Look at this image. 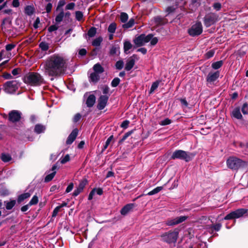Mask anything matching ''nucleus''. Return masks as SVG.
Returning <instances> with one entry per match:
<instances>
[{
	"label": "nucleus",
	"instance_id": "nucleus-64",
	"mask_svg": "<svg viewBox=\"0 0 248 248\" xmlns=\"http://www.w3.org/2000/svg\"><path fill=\"white\" fill-rule=\"evenodd\" d=\"M221 225L220 224H217L213 226L214 229L217 231H219L221 228Z\"/></svg>",
	"mask_w": 248,
	"mask_h": 248
},
{
	"label": "nucleus",
	"instance_id": "nucleus-7",
	"mask_svg": "<svg viewBox=\"0 0 248 248\" xmlns=\"http://www.w3.org/2000/svg\"><path fill=\"white\" fill-rule=\"evenodd\" d=\"M152 35L151 34L145 35L141 34L140 36L136 38L134 41L136 45L138 46H142L145 43H148L151 39Z\"/></svg>",
	"mask_w": 248,
	"mask_h": 248
},
{
	"label": "nucleus",
	"instance_id": "nucleus-49",
	"mask_svg": "<svg viewBox=\"0 0 248 248\" xmlns=\"http://www.w3.org/2000/svg\"><path fill=\"white\" fill-rule=\"evenodd\" d=\"M115 66L117 69L120 70L123 68L124 63L123 61H119L116 62Z\"/></svg>",
	"mask_w": 248,
	"mask_h": 248
},
{
	"label": "nucleus",
	"instance_id": "nucleus-5",
	"mask_svg": "<svg viewBox=\"0 0 248 248\" xmlns=\"http://www.w3.org/2000/svg\"><path fill=\"white\" fill-rule=\"evenodd\" d=\"M178 232L177 231L169 232L161 235L162 240L168 243H175L177 241Z\"/></svg>",
	"mask_w": 248,
	"mask_h": 248
},
{
	"label": "nucleus",
	"instance_id": "nucleus-9",
	"mask_svg": "<svg viewBox=\"0 0 248 248\" xmlns=\"http://www.w3.org/2000/svg\"><path fill=\"white\" fill-rule=\"evenodd\" d=\"M202 27L200 22L195 23L188 30L189 35L192 36L199 35L202 33Z\"/></svg>",
	"mask_w": 248,
	"mask_h": 248
},
{
	"label": "nucleus",
	"instance_id": "nucleus-2",
	"mask_svg": "<svg viewBox=\"0 0 248 248\" xmlns=\"http://www.w3.org/2000/svg\"><path fill=\"white\" fill-rule=\"evenodd\" d=\"M24 82L32 86H38L44 83L43 77L37 72H30L24 77Z\"/></svg>",
	"mask_w": 248,
	"mask_h": 248
},
{
	"label": "nucleus",
	"instance_id": "nucleus-41",
	"mask_svg": "<svg viewBox=\"0 0 248 248\" xmlns=\"http://www.w3.org/2000/svg\"><path fill=\"white\" fill-rule=\"evenodd\" d=\"M70 160V156L69 155H66L60 159V162L62 164H65Z\"/></svg>",
	"mask_w": 248,
	"mask_h": 248
},
{
	"label": "nucleus",
	"instance_id": "nucleus-36",
	"mask_svg": "<svg viewBox=\"0 0 248 248\" xmlns=\"http://www.w3.org/2000/svg\"><path fill=\"white\" fill-rule=\"evenodd\" d=\"M65 0H60L56 8V11L63 9L62 8L65 4Z\"/></svg>",
	"mask_w": 248,
	"mask_h": 248
},
{
	"label": "nucleus",
	"instance_id": "nucleus-23",
	"mask_svg": "<svg viewBox=\"0 0 248 248\" xmlns=\"http://www.w3.org/2000/svg\"><path fill=\"white\" fill-rule=\"evenodd\" d=\"M100 78V74L93 71L90 75V80L93 82H97Z\"/></svg>",
	"mask_w": 248,
	"mask_h": 248
},
{
	"label": "nucleus",
	"instance_id": "nucleus-20",
	"mask_svg": "<svg viewBox=\"0 0 248 248\" xmlns=\"http://www.w3.org/2000/svg\"><path fill=\"white\" fill-rule=\"evenodd\" d=\"M135 64V60L132 58H130L128 59L126 62V63L125 66V69L126 71L130 70Z\"/></svg>",
	"mask_w": 248,
	"mask_h": 248
},
{
	"label": "nucleus",
	"instance_id": "nucleus-14",
	"mask_svg": "<svg viewBox=\"0 0 248 248\" xmlns=\"http://www.w3.org/2000/svg\"><path fill=\"white\" fill-rule=\"evenodd\" d=\"M60 12L56 15L55 17V21L57 23H60L62 22L64 18V17H69L70 16V13L69 12H67L64 13L63 9H61V10H59Z\"/></svg>",
	"mask_w": 248,
	"mask_h": 248
},
{
	"label": "nucleus",
	"instance_id": "nucleus-47",
	"mask_svg": "<svg viewBox=\"0 0 248 248\" xmlns=\"http://www.w3.org/2000/svg\"><path fill=\"white\" fill-rule=\"evenodd\" d=\"M242 111L244 114L248 113V105L247 103H245L243 104L242 108Z\"/></svg>",
	"mask_w": 248,
	"mask_h": 248
},
{
	"label": "nucleus",
	"instance_id": "nucleus-51",
	"mask_svg": "<svg viewBox=\"0 0 248 248\" xmlns=\"http://www.w3.org/2000/svg\"><path fill=\"white\" fill-rule=\"evenodd\" d=\"M92 190L94 191V194H95L96 193L97 194L99 195H101L103 194V190L101 188H93Z\"/></svg>",
	"mask_w": 248,
	"mask_h": 248
},
{
	"label": "nucleus",
	"instance_id": "nucleus-28",
	"mask_svg": "<svg viewBox=\"0 0 248 248\" xmlns=\"http://www.w3.org/2000/svg\"><path fill=\"white\" fill-rule=\"evenodd\" d=\"M135 23L134 19L133 18L130 19L129 21L124 24L123 27L124 29H128L132 27Z\"/></svg>",
	"mask_w": 248,
	"mask_h": 248
},
{
	"label": "nucleus",
	"instance_id": "nucleus-8",
	"mask_svg": "<svg viewBox=\"0 0 248 248\" xmlns=\"http://www.w3.org/2000/svg\"><path fill=\"white\" fill-rule=\"evenodd\" d=\"M247 210L245 209H238L228 214L225 217L224 219L229 220L234 218H237L243 216L246 213Z\"/></svg>",
	"mask_w": 248,
	"mask_h": 248
},
{
	"label": "nucleus",
	"instance_id": "nucleus-34",
	"mask_svg": "<svg viewBox=\"0 0 248 248\" xmlns=\"http://www.w3.org/2000/svg\"><path fill=\"white\" fill-rule=\"evenodd\" d=\"M116 29V25L115 23H111L108 28V31L110 33H114Z\"/></svg>",
	"mask_w": 248,
	"mask_h": 248
},
{
	"label": "nucleus",
	"instance_id": "nucleus-60",
	"mask_svg": "<svg viewBox=\"0 0 248 248\" xmlns=\"http://www.w3.org/2000/svg\"><path fill=\"white\" fill-rule=\"evenodd\" d=\"M180 101L182 105L186 107L188 106V103L185 99H180Z\"/></svg>",
	"mask_w": 248,
	"mask_h": 248
},
{
	"label": "nucleus",
	"instance_id": "nucleus-52",
	"mask_svg": "<svg viewBox=\"0 0 248 248\" xmlns=\"http://www.w3.org/2000/svg\"><path fill=\"white\" fill-rule=\"evenodd\" d=\"M60 207L58 206L54 209L52 213L53 217H55L57 215L58 212L60 211Z\"/></svg>",
	"mask_w": 248,
	"mask_h": 248
},
{
	"label": "nucleus",
	"instance_id": "nucleus-57",
	"mask_svg": "<svg viewBox=\"0 0 248 248\" xmlns=\"http://www.w3.org/2000/svg\"><path fill=\"white\" fill-rule=\"evenodd\" d=\"M150 41H151V44L152 45H155L158 42V39L156 37H153L152 36Z\"/></svg>",
	"mask_w": 248,
	"mask_h": 248
},
{
	"label": "nucleus",
	"instance_id": "nucleus-48",
	"mask_svg": "<svg viewBox=\"0 0 248 248\" xmlns=\"http://www.w3.org/2000/svg\"><path fill=\"white\" fill-rule=\"evenodd\" d=\"M76 19L78 20V21H80L82 19V18H83V14L82 13V12H80V11H77L76 12Z\"/></svg>",
	"mask_w": 248,
	"mask_h": 248
},
{
	"label": "nucleus",
	"instance_id": "nucleus-10",
	"mask_svg": "<svg viewBox=\"0 0 248 248\" xmlns=\"http://www.w3.org/2000/svg\"><path fill=\"white\" fill-rule=\"evenodd\" d=\"M188 218L187 216H180L174 218L170 219L166 221V224L168 226H173L184 222Z\"/></svg>",
	"mask_w": 248,
	"mask_h": 248
},
{
	"label": "nucleus",
	"instance_id": "nucleus-13",
	"mask_svg": "<svg viewBox=\"0 0 248 248\" xmlns=\"http://www.w3.org/2000/svg\"><path fill=\"white\" fill-rule=\"evenodd\" d=\"M108 99V96L107 95H102L100 96L98 99V103L97 105V108L99 109L102 110L105 108L107 105Z\"/></svg>",
	"mask_w": 248,
	"mask_h": 248
},
{
	"label": "nucleus",
	"instance_id": "nucleus-56",
	"mask_svg": "<svg viewBox=\"0 0 248 248\" xmlns=\"http://www.w3.org/2000/svg\"><path fill=\"white\" fill-rule=\"evenodd\" d=\"M129 124V122L128 121L125 120V121H124L122 123L121 126L122 127H123L124 128H126L128 127Z\"/></svg>",
	"mask_w": 248,
	"mask_h": 248
},
{
	"label": "nucleus",
	"instance_id": "nucleus-58",
	"mask_svg": "<svg viewBox=\"0 0 248 248\" xmlns=\"http://www.w3.org/2000/svg\"><path fill=\"white\" fill-rule=\"evenodd\" d=\"M214 54V51L213 50H209L206 54V58H209L213 56Z\"/></svg>",
	"mask_w": 248,
	"mask_h": 248
},
{
	"label": "nucleus",
	"instance_id": "nucleus-4",
	"mask_svg": "<svg viewBox=\"0 0 248 248\" xmlns=\"http://www.w3.org/2000/svg\"><path fill=\"white\" fill-rule=\"evenodd\" d=\"M195 154L186 152L183 150H178L174 151L171 155L172 159H179L186 162L190 161L194 156Z\"/></svg>",
	"mask_w": 248,
	"mask_h": 248
},
{
	"label": "nucleus",
	"instance_id": "nucleus-6",
	"mask_svg": "<svg viewBox=\"0 0 248 248\" xmlns=\"http://www.w3.org/2000/svg\"><path fill=\"white\" fill-rule=\"evenodd\" d=\"M18 87V84L16 80L7 81L3 85L4 91L8 93H15Z\"/></svg>",
	"mask_w": 248,
	"mask_h": 248
},
{
	"label": "nucleus",
	"instance_id": "nucleus-37",
	"mask_svg": "<svg viewBox=\"0 0 248 248\" xmlns=\"http://www.w3.org/2000/svg\"><path fill=\"white\" fill-rule=\"evenodd\" d=\"M39 47L43 51H46L48 49V44L45 42H42L39 44Z\"/></svg>",
	"mask_w": 248,
	"mask_h": 248
},
{
	"label": "nucleus",
	"instance_id": "nucleus-44",
	"mask_svg": "<svg viewBox=\"0 0 248 248\" xmlns=\"http://www.w3.org/2000/svg\"><path fill=\"white\" fill-rule=\"evenodd\" d=\"M16 203V202L15 201H12L10 202H8L6 205V208L8 210L11 209L15 205Z\"/></svg>",
	"mask_w": 248,
	"mask_h": 248
},
{
	"label": "nucleus",
	"instance_id": "nucleus-42",
	"mask_svg": "<svg viewBox=\"0 0 248 248\" xmlns=\"http://www.w3.org/2000/svg\"><path fill=\"white\" fill-rule=\"evenodd\" d=\"M1 158L4 162H8L11 159L10 155L8 154H2Z\"/></svg>",
	"mask_w": 248,
	"mask_h": 248
},
{
	"label": "nucleus",
	"instance_id": "nucleus-12",
	"mask_svg": "<svg viewBox=\"0 0 248 248\" xmlns=\"http://www.w3.org/2000/svg\"><path fill=\"white\" fill-rule=\"evenodd\" d=\"M219 72L217 71H210L206 78V81L208 83H213L216 81L219 77Z\"/></svg>",
	"mask_w": 248,
	"mask_h": 248
},
{
	"label": "nucleus",
	"instance_id": "nucleus-63",
	"mask_svg": "<svg viewBox=\"0 0 248 248\" xmlns=\"http://www.w3.org/2000/svg\"><path fill=\"white\" fill-rule=\"evenodd\" d=\"M81 118V115L79 114H77L74 118V121L75 122H77Z\"/></svg>",
	"mask_w": 248,
	"mask_h": 248
},
{
	"label": "nucleus",
	"instance_id": "nucleus-45",
	"mask_svg": "<svg viewBox=\"0 0 248 248\" xmlns=\"http://www.w3.org/2000/svg\"><path fill=\"white\" fill-rule=\"evenodd\" d=\"M113 138V136H110L107 140L105 145L104 146V148L103 150H106L107 147H108V145L110 144V142L111 141L112 139Z\"/></svg>",
	"mask_w": 248,
	"mask_h": 248
},
{
	"label": "nucleus",
	"instance_id": "nucleus-38",
	"mask_svg": "<svg viewBox=\"0 0 248 248\" xmlns=\"http://www.w3.org/2000/svg\"><path fill=\"white\" fill-rule=\"evenodd\" d=\"M128 18V15L125 13H122L120 16V19L121 21L125 23L127 21V19Z\"/></svg>",
	"mask_w": 248,
	"mask_h": 248
},
{
	"label": "nucleus",
	"instance_id": "nucleus-22",
	"mask_svg": "<svg viewBox=\"0 0 248 248\" xmlns=\"http://www.w3.org/2000/svg\"><path fill=\"white\" fill-rule=\"evenodd\" d=\"M232 117L237 119H241L242 115L241 114L240 109L238 108H235L232 112Z\"/></svg>",
	"mask_w": 248,
	"mask_h": 248
},
{
	"label": "nucleus",
	"instance_id": "nucleus-53",
	"mask_svg": "<svg viewBox=\"0 0 248 248\" xmlns=\"http://www.w3.org/2000/svg\"><path fill=\"white\" fill-rule=\"evenodd\" d=\"M58 29V26H57L56 25H53L50 26L48 28V30L49 32H52V31H56Z\"/></svg>",
	"mask_w": 248,
	"mask_h": 248
},
{
	"label": "nucleus",
	"instance_id": "nucleus-43",
	"mask_svg": "<svg viewBox=\"0 0 248 248\" xmlns=\"http://www.w3.org/2000/svg\"><path fill=\"white\" fill-rule=\"evenodd\" d=\"M120 81V80L119 78H114L111 82V86L113 87H115L117 86L118 85V84H119Z\"/></svg>",
	"mask_w": 248,
	"mask_h": 248
},
{
	"label": "nucleus",
	"instance_id": "nucleus-27",
	"mask_svg": "<svg viewBox=\"0 0 248 248\" xmlns=\"http://www.w3.org/2000/svg\"><path fill=\"white\" fill-rule=\"evenodd\" d=\"M132 47V45L128 41H125L124 43V50L126 53H127V51L130 49Z\"/></svg>",
	"mask_w": 248,
	"mask_h": 248
},
{
	"label": "nucleus",
	"instance_id": "nucleus-3",
	"mask_svg": "<svg viewBox=\"0 0 248 248\" xmlns=\"http://www.w3.org/2000/svg\"><path fill=\"white\" fill-rule=\"evenodd\" d=\"M227 167L232 170H237L239 169H247L248 162L234 156L230 157L226 161Z\"/></svg>",
	"mask_w": 248,
	"mask_h": 248
},
{
	"label": "nucleus",
	"instance_id": "nucleus-19",
	"mask_svg": "<svg viewBox=\"0 0 248 248\" xmlns=\"http://www.w3.org/2000/svg\"><path fill=\"white\" fill-rule=\"evenodd\" d=\"M95 97L93 94H90L86 100V105L88 107H92L95 103Z\"/></svg>",
	"mask_w": 248,
	"mask_h": 248
},
{
	"label": "nucleus",
	"instance_id": "nucleus-21",
	"mask_svg": "<svg viewBox=\"0 0 248 248\" xmlns=\"http://www.w3.org/2000/svg\"><path fill=\"white\" fill-rule=\"evenodd\" d=\"M56 168H57L56 165H54L52 167V172H51V173H50L46 176V177H45V181L46 182H49V181H51L53 178V177H54V176L56 174L55 170H56Z\"/></svg>",
	"mask_w": 248,
	"mask_h": 248
},
{
	"label": "nucleus",
	"instance_id": "nucleus-26",
	"mask_svg": "<svg viewBox=\"0 0 248 248\" xmlns=\"http://www.w3.org/2000/svg\"><path fill=\"white\" fill-rule=\"evenodd\" d=\"M45 127L41 124H37L34 128V131L36 133L39 134L44 132L45 130Z\"/></svg>",
	"mask_w": 248,
	"mask_h": 248
},
{
	"label": "nucleus",
	"instance_id": "nucleus-54",
	"mask_svg": "<svg viewBox=\"0 0 248 248\" xmlns=\"http://www.w3.org/2000/svg\"><path fill=\"white\" fill-rule=\"evenodd\" d=\"M52 8V4L51 3H48L46 7V13H49L51 12V9Z\"/></svg>",
	"mask_w": 248,
	"mask_h": 248
},
{
	"label": "nucleus",
	"instance_id": "nucleus-46",
	"mask_svg": "<svg viewBox=\"0 0 248 248\" xmlns=\"http://www.w3.org/2000/svg\"><path fill=\"white\" fill-rule=\"evenodd\" d=\"M171 123V120L168 118H166L165 120H163L160 122V124L162 125H166L170 124Z\"/></svg>",
	"mask_w": 248,
	"mask_h": 248
},
{
	"label": "nucleus",
	"instance_id": "nucleus-61",
	"mask_svg": "<svg viewBox=\"0 0 248 248\" xmlns=\"http://www.w3.org/2000/svg\"><path fill=\"white\" fill-rule=\"evenodd\" d=\"M12 5L14 7H17L19 5V0H13Z\"/></svg>",
	"mask_w": 248,
	"mask_h": 248
},
{
	"label": "nucleus",
	"instance_id": "nucleus-32",
	"mask_svg": "<svg viewBox=\"0 0 248 248\" xmlns=\"http://www.w3.org/2000/svg\"><path fill=\"white\" fill-rule=\"evenodd\" d=\"M159 84V81H156L154 82L151 87L150 90V93H152L154 92V91L158 88Z\"/></svg>",
	"mask_w": 248,
	"mask_h": 248
},
{
	"label": "nucleus",
	"instance_id": "nucleus-39",
	"mask_svg": "<svg viewBox=\"0 0 248 248\" xmlns=\"http://www.w3.org/2000/svg\"><path fill=\"white\" fill-rule=\"evenodd\" d=\"M31 196V194L29 193H26L23 194L19 196L18 201L19 202H21L24 200L29 198Z\"/></svg>",
	"mask_w": 248,
	"mask_h": 248
},
{
	"label": "nucleus",
	"instance_id": "nucleus-62",
	"mask_svg": "<svg viewBox=\"0 0 248 248\" xmlns=\"http://www.w3.org/2000/svg\"><path fill=\"white\" fill-rule=\"evenodd\" d=\"M31 206L28 203L27 205H25L21 207V210L22 212H26L27 211L29 208V207Z\"/></svg>",
	"mask_w": 248,
	"mask_h": 248
},
{
	"label": "nucleus",
	"instance_id": "nucleus-29",
	"mask_svg": "<svg viewBox=\"0 0 248 248\" xmlns=\"http://www.w3.org/2000/svg\"><path fill=\"white\" fill-rule=\"evenodd\" d=\"M34 8L31 5L27 6L25 8V12L28 15H31L33 13Z\"/></svg>",
	"mask_w": 248,
	"mask_h": 248
},
{
	"label": "nucleus",
	"instance_id": "nucleus-31",
	"mask_svg": "<svg viewBox=\"0 0 248 248\" xmlns=\"http://www.w3.org/2000/svg\"><path fill=\"white\" fill-rule=\"evenodd\" d=\"M102 40L103 39L102 37H97L93 41L92 45L94 46H98L100 45V44L102 42Z\"/></svg>",
	"mask_w": 248,
	"mask_h": 248
},
{
	"label": "nucleus",
	"instance_id": "nucleus-30",
	"mask_svg": "<svg viewBox=\"0 0 248 248\" xmlns=\"http://www.w3.org/2000/svg\"><path fill=\"white\" fill-rule=\"evenodd\" d=\"M163 189L162 186H158L147 193L148 195H153L157 194Z\"/></svg>",
	"mask_w": 248,
	"mask_h": 248
},
{
	"label": "nucleus",
	"instance_id": "nucleus-15",
	"mask_svg": "<svg viewBox=\"0 0 248 248\" xmlns=\"http://www.w3.org/2000/svg\"><path fill=\"white\" fill-rule=\"evenodd\" d=\"M21 117V113L17 110L12 111L9 113V119L10 121L15 122L19 120Z\"/></svg>",
	"mask_w": 248,
	"mask_h": 248
},
{
	"label": "nucleus",
	"instance_id": "nucleus-25",
	"mask_svg": "<svg viewBox=\"0 0 248 248\" xmlns=\"http://www.w3.org/2000/svg\"><path fill=\"white\" fill-rule=\"evenodd\" d=\"M93 71L99 74L104 72V68L99 63H96L93 67Z\"/></svg>",
	"mask_w": 248,
	"mask_h": 248
},
{
	"label": "nucleus",
	"instance_id": "nucleus-11",
	"mask_svg": "<svg viewBox=\"0 0 248 248\" xmlns=\"http://www.w3.org/2000/svg\"><path fill=\"white\" fill-rule=\"evenodd\" d=\"M217 20V17L214 14H210L204 17V23L206 27H209L214 24Z\"/></svg>",
	"mask_w": 248,
	"mask_h": 248
},
{
	"label": "nucleus",
	"instance_id": "nucleus-17",
	"mask_svg": "<svg viewBox=\"0 0 248 248\" xmlns=\"http://www.w3.org/2000/svg\"><path fill=\"white\" fill-rule=\"evenodd\" d=\"M135 207V203H129L125 205L121 210V214L125 216L129 212L131 211L132 209Z\"/></svg>",
	"mask_w": 248,
	"mask_h": 248
},
{
	"label": "nucleus",
	"instance_id": "nucleus-35",
	"mask_svg": "<svg viewBox=\"0 0 248 248\" xmlns=\"http://www.w3.org/2000/svg\"><path fill=\"white\" fill-rule=\"evenodd\" d=\"M38 202V198L36 195H34L30 202H29V204L30 206L36 204Z\"/></svg>",
	"mask_w": 248,
	"mask_h": 248
},
{
	"label": "nucleus",
	"instance_id": "nucleus-50",
	"mask_svg": "<svg viewBox=\"0 0 248 248\" xmlns=\"http://www.w3.org/2000/svg\"><path fill=\"white\" fill-rule=\"evenodd\" d=\"M15 46H16V45L15 44H10L7 45L6 46L5 48L7 51H9L11 50L12 49H13L14 48H15Z\"/></svg>",
	"mask_w": 248,
	"mask_h": 248
},
{
	"label": "nucleus",
	"instance_id": "nucleus-59",
	"mask_svg": "<svg viewBox=\"0 0 248 248\" xmlns=\"http://www.w3.org/2000/svg\"><path fill=\"white\" fill-rule=\"evenodd\" d=\"M73 187H74L73 184V183H70L68 186L67 187V188L66 189V193H69V192H70L73 189Z\"/></svg>",
	"mask_w": 248,
	"mask_h": 248
},
{
	"label": "nucleus",
	"instance_id": "nucleus-1",
	"mask_svg": "<svg viewBox=\"0 0 248 248\" xmlns=\"http://www.w3.org/2000/svg\"><path fill=\"white\" fill-rule=\"evenodd\" d=\"M66 59L60 54H53L49 57L44 65V72L46 75L56 77L63 74L66 67Z\"/></svg>",
	"mask_w": 248,
	"mask_h": 248
},
{
	"label": "nucleus",
	"instance_id": "nucleus-24",
	"mask_svg": "<svg viewBox=\"0 0 248 248\" xmlns=\"http://www.w3.org/2000/svg\"><path fill=\"white\" fill-rule=\"evenodd\" d=\"M200 4V0H192L191 3L189 5L191 10L192 11H195L199 6Z\"/></svg>",
	"mask_w": 248,
	"mask_h": 248
},
{
	"label": "nucleus",
	"instance_id": "nucleus-18",
	"mask_svg": "<svg viewBox=\"0 0 248 248\" xmlns=\"http://www.w3.org/2000/svg\"><path fill=\"white\" fill-rule=\"evenodd\" d=\"M78 133V130L77 129H74L71 133L69 135L67 140L66 143L67 144H71L76 139Z\"/></svg>",
	"mask_w": 248,
	"mask_h": 248
},
{
	"label": "nucleus",
	"instance_id": "nucleus-40",
	"mask_svg": "<svg viewBox=\"0 0 248 248\" xmlns=\"http://www.w3.org/2000/svg\"><path fill=\"white\" fill-rule=\"evenodd\" d=\"M96 33V29L95 28H92L89 30L88 32V34L89 37H93L95 35Z\"/></svg>",
	"mask_w": 248,
	"mask_h": 248
},
{
	"label": "nucleus",
	"instance_id": "nucleus-16",
	"mask_svg": "<svg viewBox=\"0 0 248 248\" xmlns=\"http://www.w3.org/2000/svg\"><path fill=\"white\" fill-rule=\"evenodd\" d=\"M87 184L86 180H83L81 181L76 189H75L73 193L74 196H77L80 193H81Z\"/></svg>",
	"mask_w": 248,
	"mask_h": 248
},
{
	"label": "nucleus",
	"instance_id": "nucleus-55",
	"mask_svg": "<svg viewBox=\"0 0 248 248\" xmlns=\"http://www.w3.org/2000/svg\"><path fill=\"white\" fill-rule=\"evenodd\" d=\"M75 6V4L73 2L70 3L66 6V10H73Z\"/></svg>",
	"mask_w": 248,
	"mask_h": 248
},
{
	"label": "nucleus",
	"instance_id": "nucleus-33",
	"mask_svg": "<svg viewBox=\"0 0 248 248\" xmlns=\"http://www.w3.org/2000/svg\"><path fill=\"white\" fill-rule=\"evenodd\" d=\"M223 64L222 61H218L214 62L212 64V67L214 69H217L219 68Z\"/></svg>",
	"mask_w": 248,
	"mask_h": 248
}]
</instances>
